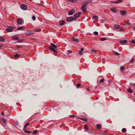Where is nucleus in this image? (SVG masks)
I'll list each match as a JSON object with an SVG mask.
<instances>
[{
  "label": "nucleus",
  "mask_w": 135,
  "mask_h": 135,
  "mask_svg": "<svg viewBox=\"0 0 135 135\" xmlns=\"http://www.w3.org/2000/svg\"><path fill=\"white\" fill-rule=\"evenodd\" d=\"M83 5V6L81 7V9L84 13H85L86 11L87 6L85 4Z\"/></svg>",
  "instance_id": "obj_1"
},
{
  "label": "nucleus",
  "mask_w": 135,
  "mask_h": 135,
  "mask_svg": "<svg viewBox=\"0 0 135 135\" xmlns=\"http://www.w3.org/2000/svg\"><path fill=\"white\" fill-rule=\"evenodd\" d=\"M75 18H74L73 17H68L66 18V20L68 21H73V20H75Z\"/></svg>",
  "instance_id": "obj_2"
},
{
  "label": "nucleus",
  "mask_w": 135,
  "mask_h": 135,
  "mask_svg": "<svg viewBox=\"0 0 135 135\" xmlns=\"http://www.w3.org/2000/svg\"><path fill=\"white\" fill-rule=\"evenodd\" d=\"M21 9L23 10H26L27 9V6L25 4H23L20 6Z\"/></svg>",
  "instance_id": "obj_3"
},
{
  "label": "nucleus",
  "mask_w": 135,
  "mask_h": 135,
  "mask_svg": "<svg viewBox=\"0 0 135 135\" xmlns=\"http://www.w3.org/2000/svg\"><path fill=\"white\" fill-rule=\"evenodd\" d=\"M92 1V0H86V1L85 2V3H82V5H86L88 4L91 3Z\"/></svg>",
  "instance_id": "obj_4"
},
{
  "label": "nucleus",
  "mask_w": 135,
  "mask_h": 135,
  "mask_svg": "<svg viewBox=\"0 0 135 135\" xmlns=\"http://www.w3.org/2000/svg\"><path fill=\"white\" fill-rule=\"evenodd\" d=\"M81 14V13L80 12H78L75 13L74 15V16L75 18H78L80 17Z\"/></svg>",
  "instance_id": "obj_5"
},
{
  "label": "nucleus",
  "mask_w": 135,
  "mask_h": 135,
  "mask_svg": "<svg viewBox=\"0 0 135 135\" xmlns=\"http://www.w3.org/2000/svg\"><path fill=\"white\" fill-rule=\"evenodd\" d=\"M110 10L113 12L115 13H116L117 12V9L113 7L111 8L110 9Z\"/></svg>",
  "instance_id": "obj_6"
},
{
  "label": "nucleus",
  "mask_w": 135,
  "mask_h": 135,
  "mask_svg": "<svg viewBox=\"0 0 135 135\" xmlns=\"http://www.w3.org/2000/svg\"><path fill=\"white\" fill-rule=\"evenodd\" d=\"M12 39L13 40H17L18 39V37L17 35H15L12 37Z\"/></svg>",
  "instance_id": "obj_7"
},
{
  "label": "nucleus",
  "mask_w": 135,
  "mask_h": 135,
  "mask_svg": "<svg viewBox=\"0 0 135 135\" xmlns=\"http://www.w3.org/2000/svg\"><path fill=\"white\" fill-rule=\"evenodd\" d=\"M75 12L74 9H73L69 12L68 15H72Z\"/></svg>",
  "instance_id": "obj_8"
},
{
  "label": "nucleus",
  "mask_w": 135,
  "mask_h": 135,
  "mask_svg": "<svg viewBox=\"0 0 135 135\" xmlns=\"http://www.w3.org/2000/svg\"><path fill=\"white\" fill-rule=\"evenodd\" d=\"M49 49L50 50H51L54 52H56L57 51L56 50V49L54 47H50L49 46Z\"/></svg>",
  "instance_id": "obj_9"
},
{
  "label": "nucleus",
  "mask_w": 135,
  "mask_h": 135,
  "mask_svg": "<svg viewBox=\"0 0 135 135\" xmlns=\"http://www.w3.org/2000/svg\"><path fill=\"white\" fill-rule=\"evenodd\" d=\"M119 42L121 44L124 45L125 43H127V41L126 40H120V41Z\"/></svg>",
  "instance_id": "obj_10"
},
{
  "label": "nucleus",
  "mask_w": 135,
  "mask_h": 135,
  "mask_svg": "<svg viewBox=\"0 0 135 135\" xmlns=\"http://www.w3.org/2000/svg\"><path fill=\"white\" fill-rule=\"evenodd\" d=\"M84 129H85V132H87L89 130V129L88 128L87 125L86 124H85L84 125Z\"/></svg>",
  "instance_id": "obj_11"
},
{
  "label": "nucleus",
  "mask_w": 135,
  "mask_h": 135,
  "mask_svg": "<svg viewBox=\"0 0 135 135\" xmlns=\"http://www.w3.org/2000/svg\"><path fill=\"white\" fill-rule=\"evenodd\" d=\"M6 30L9 32H12L13 31V30L11 27H9L6 28Z\"/></svg>",
  "instance_id": "obj_12"
},
{
  "label": "nucleus",
  "mask_w": 135,
  "mask_h": 135,
  "mask_svg": "<svg viewBox=\"0 0 135 135\" xmlns=\"http://www.w3.org/2000/svg\"><path fill=\"white\" fill-rule=\"evenodd\" d=\"M22 21L21 19H18L17 20V23L19 24H21L22 23Z\"/></svg>",
  "instance_id": "obj_13"
},
{
  "label": "nucleus",
  "mask_w": 135,
  "mask_h": 135,
  "mask_svg": "<svg viewBox=\"0 0 135 135\" xmlns=\"http://www.w3.org/2000/svg\"><path fill=\"white\" fill-rule=\"evenodd\" d=\"M50 45L51 46H50L51 47H54L56 49L57 48V46L56 45L52 43H50Z\"/></svg>",
  "instance_id": "obj_14"
},
{
  "label": "nucleus",
  "mask_w": 135,
  "mask_h": 135,
  "mask_svg": "<svg viewBox=\"0 0 135 135\" xmlns=\"http://www.w3.org/2000/svg\"><path fill=\"white\" fill-rule=\"evenodd\" d=\"M71 40L73 41H74L75 42H79V40L78 39L76 38H75L74 37H72L71 38Z\"/></svg>",
  "instance_id": "obj_15"
},
{
  "label": "nucleus",
  "mask_w": 135,
  "mask_h": 135,
  "mask_svg": "<svg viewBox=\"0 0 135 135\" xmlns=\"http://www.w3.org/2000/svg\"><path fill=\"white\" fill-rule=\"evenodd\" d=\"M65 23V22L64 20H62L59 22V24L61 26L63 25Z\"/></svg>",
  "instance_id": "obj_16"
},
{
  "label": "nucleus",
  "mask_w": 135,
  "mask_h": 135,
  "mask_svg": "<svg viewBox=\"0 0 135 135\" xmlns=\"http://www.w3.org/2000/svg\"><path fill=\"white\" fill-rule=\"evenodd\" d=\"M120 14L122 15H124L126 13V12L124 11H120L119 12Z\"/></svg>",
  "instance_id": "obj_17"
},
{
  "label": "nucleus",
  "mask_w": 135,
  "mask_h": 135,
  "mask_svg": "<svg viewBox=\"0 0 135 135\" xmlns=\"http://www.w3.org/2000/svg\"><path fill=\"white\" fill-rule=\"evenodd\" d=\"M24 28L25 27L24 26H23L18 28L17 29V30H21Z\"/></svg>",
  "instance_id": "obj_18"
},
{
  "label": "nucleus",
  "mask_w": 135,
  "mask_h": 135,
  "mask_svg": "<svg viewBox=\"0 0 135 135\" xmlns=\"http://www.w3.org/2000/svg\"><path fill=\"white\" fill-rule=\"evenodd\" d=\"M127 91L128 92L130 93H132L133 92V91L131 89V88L130 87L127 90Z\"/></svg>",
  "instance_id": "obj_19"
},
{
  "label": "nucleus",
  "mask_w": 135,
  "mask_h": 135,
  "mask_svg": "<svg viewBox=\"0 0 135 135\" xmlns=\"http://www.w3.org/2000/svg\"><path fill=\"white\" fill-rule=\"evenodd\" d=\"M32 33V32H27L25 33V34L27 36L29 35Z\"/></svg>",
  "instance_id": "obj_20"
},
{
  "label": "nucleus",
  "mask_w": 135,
  "mask_h": 135,
  "mask_svg": "<svg viewBox=\"0 0 135 135\" xmlns=\"http://www.w3.org/2000/svg\"><path fill=\"white\" fill-rule=\"evenodd\" d=\"M78 119H80L81 120H82L83 121H87L88 120V119L86 118H80L79 117L78 118Z\"/></svg>",
  "instance_id": "obj_21"
},
{
  "label": "nucleus",
  "mask_w": 135,
  "mask_h": 135,
  "mask_svg": "<svg viewBox=\"0 0 135 135\" xmlns=\"http://www.w3.org/2000/svg\"><path fill=\"white\" fill-rule=\"evenodd\" d=\"M96 126L97 128L99 129H100L101 128L102 126L101 125L99 124H97Z\"/></svg>",
  "instance_id": "obj_22"
},
{
  "label": "nucleus",
  "mask_w": 135,
  "mask_h": 135,
  "mask_svg": "<svg viewBox=\"0 0 135 135\" xmlns=\"http://www.w3.org/2000/svg\"><path fill=\"white\" fill-rule=\"evenodd\" d=\"M113 52L114 54L115 55H120V54L119 53L115 51H113Z\"/></svg>",
  "instance_id": "obj_23"
},
{
  "label": "nucleus",
  "mask_w": 135,
  "mask_h": 135,
  "mask_svg": "<svg viewBox=\"0 0 135 135\" xmlns=\"http://www.w3.org/2000/svg\"><path fill=\"white\" fill-rule=\"evenodd\" d=\"M5 40V39L2 37H0V41L1 42L4 41Z\"/></svg>",
  "instance_id": "obj_24"
},
{
  "label": "nucleus",
  "mask_w": 135,
  "mask_h": 135,
  "mask_svg": "<svg viewBox=\"0 0 135 135\" xmlns=\"http://www.w3.org/2000/svg\"><path fill=\"white\" fill-rule=\"evenodd\" d=\"M107 39L105 37H102L100 38V40L101 41H104Z\"/></svg>",
  "instance_id": "obj_25"
},
{
  "label": "nucleus",
  "mask_w": 135,
  "mask_h": 135,
  "mask_svg": "<svg viewBox=\"0 0 135 135\" xmlns=\"http://www.w3.org/2000/svg\"><path fill=\"white\" fill-rule=\"evenodd\" d=\"M78 0H69V1L73 3H75L77 2Z\"/></svg>",
  "instance_id": "obj_26"
},
{
  "label": "nucleus",
  "mask_w": 135,
  "mask_h": 135,
  "mask_svg": "<svg viewBox=\"0 0 135 135\" xmlns=\"http://www.w3.org/2000/svg\"><path fill=\"white\" fill-rule=\"evenodd\" d=\"M114 27L116 29L119 28L120 27V26L118 25H114Z\"/></svg>",
  "instance_id": "obj_27"
},
{
  "label": "nucleus",
  "mask_w": 135,
  "mask_h": 135,
  "mask_svg": "<svg viewBox=\"0 0 135 135\" xmlns=\"http://www.w3.org/2000/svg\"><path fill=\"white\" fill-rule=\"evenodd\" d=\"M124 67L123 66H121L120 68V71L121 72H122L123 71L124 69Z\"/></svg>",
  "instance_id": "obj_28"
},
{
  "label": "nucleus",
  "mask_w": 135,
  "mask_h": 135,
  "mask_svg": "<svg viewBox=\"0 0 135 135\" xmlns=\"http://www.w3.org/2000/svg\"><path fill=\"white\" fill-rule=\"evenodd\" d=\"M98 18V17L96 16H94L93 17V19L95 20H97Z\"/></svg>",
  "instance_id": "obj_29"
},
{
  "label": "nucleus",
  "mask_w": 135,
  "mask_h": 135,
  "mask_svg": "<svg viewBox=\"0 0 135 135\" xmlns=\"http://www.w3.org/2000/svg\"><path fill=\"white\" fill-rule=\"evenodd\" d=\"M26 128H25L24 127L23 128V130L24 131V132L25 133H26V132H27V131L26 130Z\"/></svg>",
  "instance_id": "obj_30"
},
{
  "label": "nucleus",
  "mask_w": 135,
  "mask_h": 135,
  "mask_svg": "<svg viewBox=\"0 0 135 135\" xmlns=\"http://www.w3.org/2000/svg\"><path fill=\"white\" fill-rule=\"evenodd\" d=\"M126 131V129L125 128H123L122 129V131L123 133H124Z\"/></svg>",
  "instance_id": "obj_31"
},
{
  "label": "nucleus",
  "mask_w": 135,
  "mask_h": 135,
  "mask_svg": "<svg viewBox=\"0 0 135 135\" xmlns=\"http://www.w3.org/2000/svg\"><path fill=\"white\" fill-rule=\"evenodd\" d=\"M29 124V123H27L25 125L24 127L25 128H26L27 127Z\"/></svg>",
  "instance_id": "obj_32"
},
{
  "label": "nucleus",
  "mask_w": 135,
  "mask_h": 135,
  "mask_svg": "<svg viewBox=\"0 0 135 135\" xmlns=\"http://www.w3.org/2000/svg\"><path fill=\"white\" fill-rule=\"evenodd\" d=\"M104 79H100V80L99 81V83H102L103 82V81H104Z\"/></svg>",
  "instance_id": "obj_33"
},
{
  "label": "nucleus",
  "mask_w": 135,
  "mask_h": 135,
  "mask_svg": "<svg viewBox=\"0 0 135 135\" xmlns=\"http://www.w3.org/2000/svg\"><path fill=\"white\" fill-rule=\"evenodd\" d=\"M111 3H118V1H111L110 2Z\"/></svg>",
  "instance_id": "obj_34"
},
{
  "label": "nucleus",
  "mask_w": 135,
  "mask_h": 135,
  "mask_svg": "<svg viewBox=\"0 0 135 135\" xmlns=\"http://www.w3.org/2000/svg\"><path fill=\"white\" fill-rule=\"evenodd\" d=\"M131 42L132 43L135 44V40H133L132 41H131Z\"/></svg>",
  "instance_id": "obj_35"
},
{
  "label": "nucleus",
  "mask_w": 135,
  "mask_h": 135,
  "mask_svg": "<svg viewBox=\"0 0 135 135\" xmlns=\"http://www.w3.org/2000/svg\"><path fill=\"white\" fill-rule=\"evenodd\" d=\"M67 52L68 53V54L69 55L70 53H72V52L69 50L67 51Z\"/></svg>",
  "instance_id": "obj_36"
},
{
  "label": "nucleus",
  "mask_w": 135,
  "mask_h": 135,
  "mask_svg": "<svg viewBox=\"0 0 135 135\" xmlns=\"http://www.w3.org/2000/svg\"><path fill=\"white\" fill-rule=\"evenodd\" d=\"M20 56V55H19L16 54L15 55L14 57H16L17 56Z\"/></svg>",
  "instance_id": "obj_37"
},
{
  "label": "nucleus",
  "mask_w": 135,
  "mask_h": 135,
  "mask_svg": "<svg viewBox=\"0 0 135 135\" xmlns=\"http://www.w3.org/2000/svg\"><path fill=\"white\" fill-rule=\"evenodd\" d=\"M94 33L95 35H97L98 34V32L97 31L94 32Z\"/></svg>",
  "instance_id": "obj_38"
},
{
  "label": "nucleus",
  "mask_w": 135,
  "mask_h": 135,
  "mask_svg": "<svg viewBox=\"0 0 135 135\" xmlns=\"http://www.w3.org/2000/svg\"><path fill=\"white\" fill-rule=\"evenodd\" d=\"M37 130H36L34 131L32 133L33 134H35L36 133H37Z\"/></svg>",
  "instance_id": "obj_39"
},
{
  "label": "nucleus",
  "mask_w": 135,
  "mask_h": 135,
  "mask_svg": "<svg viewBox=\"0 0 135 135\" xmlns=\"http://www.w3.org/2000/svg\"><path fill=\"white\" fill-rule=\"evenodd\" d=\"M81 85V84L80 83L76 85V86L78 88V87H79Z\"/></svg>",
  "instance_id": "obj_40"
},
{
  "label": "nucleus",
  "mask_w": 135,
  "mask_h": 135,
  "mask_svg": "<svg viewBox=\"0 0 135 135\" xmlns=\"http://www.w3.org/2000/svg\"><path fill=\"white\" fill-rule=\"evenodd\" d=\"M2 121L4 123H5L6 121V120L5 119L3 118L2 119Z\"/></svg>",
  "instance_id": "obj_41"
},
{
  "label": "nucleus",
  "mask_w": 135,
  "mask_h": 135,
  "mask_svg": "<svg viewBox=\"0 0 135 135\" xmlns=\"http://www.w3.org/2000/svg\"><path fill=\"white\" fill-rule=\"evenodd\" d=\"M134 59H131V60L130 62H133L134 61Z\"/></svg>",
  "instance_id": "obj_42"
},
{
  "label": "nucleus",
  "mask_w": 135,
  "mask_h": 135,
  "mask_svg": "<svg viewBox=\"0 0 135 135\" xmlns=\"http://www.w3.org/2000/svg\"><path fill=\"white\" fill-rule=\"evenodd\" d=\"M79 53L80 55H82L83 54V53L81 51H79Z\"/></svg>",
  "instance_id": "obj_43"
},
{
  "label": "nucleus",
  "mask_w": 135,
  "mask_h": 135,
  "mask_svg": "<svg viewBox=\"0 0 135 135\" xmlns=\"http://www.w3.org/2000/svg\"><path fill=\"white\" fill-rule=\"evenodd\" d=\"M91 51L92 52H94L95 53H96L97 52V51L95 50H94V49L91 50Z\"/></svg>",
  "instance_id": "obj_44"
},
{
  "label": "nucleus",
  "mask_w": 135,
  "mask_h": 135,
  "mask_svg": "<svg viewBox=\"0 0 135 135\" xmlns=\"http://www.w3.org/2000/svg\"><path fill=\"white\" fill-rule=\"evenodd\" d=\"M117 1H118V3H119L122 2V0H117Z\"/></svg>",
  "instance_id": "obj_45"
},
{
  "label": "nucleus",
  "mask_w": 135,
  "mask_h": 135,
  "mask_svg": "<svg viewBox=\"0 0 135 135\" xmlns=\"http://www.w3.org/2000/svg\"><path fill=\"white\" fill-rule=\"evenodd\" d=\"M32 19L33 20H34L35 19V16H33L32 17Z\"/></svg>",
  "instance_id": "obj_46"
},
{
  "label": "nucleus",
  "mask_w": 135,
  "mask_h": 135,
  "mask_svg": "<svg viewBox=\"0 0 135 135\" xmlns=\"http://www.w3.org/2000/svg\"><path fill=\"white\" fill-rule=\"evenodd\" d=\"M84 49L83 48H82L81 49V50H80V51H84Z\"/></svg>",
  "instance_id": "obj_47"
},
{
  "label": "nucleus",
  "mask_w": 135,
  "mask_h": 135,
  "mask_svg": "<svg viewBox=\"0 0 135 135\" xmlns=\"http://www.w3.org/2000/svg\"><path fill=\"white\" fill-rule=\"evenodd\" d=\"M75 116V115H70L69 116L70 117H73Z\"/></svg>",
  "instance_id": "obj_48"
},
{
  "label": "nucleus",
  "mask_w": 135,
  "mask_h": 135,
  "mask_svg": "<svg viewBox=\"0 0 135 135\" xmlns=\"http://www.w3.org/2000/svg\"><path fill=\"white\" fill-rule=\"evenodd\" d=\"M17 48H21V46H18L17 47Z\"/></svg>",
  "instance_id": "obj_49"
},
{
  "label": "nucleus",
  "mask_w": 135,
  "mask_h": 135,
  "mask_svg": "<svg viewBox=\"0 0 135 135\" xmlns=\"http://www.w3.org/2000/svg\"><path fill=\"white\" fill-rule=\"evenodd\" d=\"M32 133V132H29V131H27V132H26V133H28V134H30V133Z\"/></svg>",
  "instance_id": "obj_50"
},
{
  "label": "nucleus",
  "mask_w": 135,
  "mask_h": 135,
  "mask_svg": "<svg viewBox=\"0 0 135 135\" xmlns=\"http://www.w3.org/2000/svg\"><path fill=\"white\" fill-rule=\"evenodd\" d=\"M22 41V40L21 39H20L18 40V42H21Z\"/></svg>",
  "instance_id": "obj_51"
},
{
  "label": "nucleus",
  "mask_w": 135,
  "mask_h": 135,
  "mask_svg": "<svg viewBox=\"0 0 135 135\" xmlns=\"http://www.w3.org/2000/svg\"><path fill=\"white\" fill-rule=\"evenodd\" d=\"M87 90L88 91H89L90 90V89L88 88H87Z\"/></svg>",
  "instance_id": "obj_52"
},
{
  "label": "nucleus",
  "mask_w": 135,
  "mask_h": 135,
  "mask_svg": "<svg viewBox=\"0 0 135 135\" xmlns=\"http://www.w3.org/2000/svg\"><path fill=\"white\" fill-rule=\"evenodd\" d=\"M2 114L3 115H4V113H3V112L2 113Z\"/></svg>",
  "instance_id": "obj_53"
},
{
  "label": "nucleus",
  "mask_w": 135,
  "mask_h": 135,
  "mask_svg": "<svg viewBox=\"0 0 135 135\" xmlns=\"http://www.w3.org/2000/svg\"><path fill=\"white\" fill-rule=\"evenodd\" d=\"M133 29L135 31V27H133Z\"/></svg>",
  "instance_id": "obj_54"
},
{
  "label": "nucleus",
  "mask_w": 135,
  "mask_h": 135,
  "mask_svg": "<svg viewBox=\"0 0 135 135\" xmlns=\"http://www.w3.org/2000/svg\"><path fill=\"white\" fill-rule=\"evenodd\" d=\"M133 85L134 86H135V83L133 84Z\"/></svg>",
  "instance_id": "obj_55"
},
{
  "label": "nucleus",
  "mask_w": 135,
  "mask_h": 135,
  "mask_svg": "<svg viewBox=\"0 0 135 135\" xmlns=\"http://www.w3.org/2000/svg\"><path fill=\"white\" fill-rule=\"evenodd\" d=\"M127 24L128 25H130V24L129 23H127Z\"/></svg>",
  "instance_id": "obj_56"
},
{
  "label": "nucleus",
  "mask_w": 135,
  "mask_h": 135,
  "mask_svg": "<svg viewBox=\"0 0 135 135\" xmlns=\"http://www.w3.org/2000/svg\"><path fill=\"white\" fill-rule=\"evenodd\" d=\"M133 74H135V73H133Z\"/></svg>",
  "instance_id": "obj_57"
},
{
  "label": "nucleus",
  "mask_w": 135,
  "mask_h": 135,
  "mask_svg": "<svg viewBox=\"0 0 135 135\" xmlns=\"http://www.w3.org/2000/svg\"><path fill=\"white\" fill-rule=\"evenodd\" d=\"M1 47H0V49H1Z\"/></svg>",
  "instance_id": "obj_58"
}]
</instances>
